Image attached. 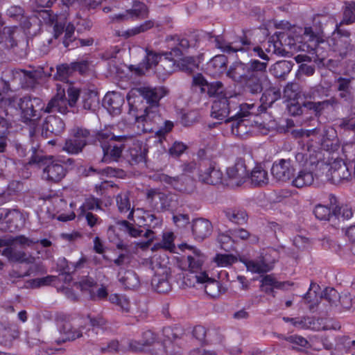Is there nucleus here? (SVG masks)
Segmentation results:
<instances>
[{
  "label": "nucleus",
  "instance_id": "23",
  "mask_svg": "<svg viewBox=\"0 0 355 355\" xmlns=\"http://www.w3.org/2000/svg\"><path fill=\"white\" fill-rule=\"evenodd\" d=\"M147 153L148 148L146 146L137 141L133 143L132 146L130 147L126 157L129 163L131 165H135L145 162Z\"/></svg>",
  "mask_w": 355,
  "mask_h": 355
},
{
  "label": "nucleus",
  "instance_id": "17",
  "mask_svg": "<svg viewBox=\"0 0 355 355\" xmlns=\"http://www.w3.org/2000/svg\"><path fill=\"white\" fill-rule=\"evenodd\" d=\"M66 173L67 170L59 162L51 159L43 168L42 177L48 182L57 183L64 178Z\"/></svg>",
  "mask_w": 355,
  "mask_h": 355
},
{
  "label": "nucleus",
  "instance_id": "11",
  "mask_svg": "<svg viewBox=\"0 0 355 355\" xmlns=\"http://www.w3.org/2000/svg\"><path fill=\"white\" fill-rule=\"evenodd\" d=\"M295 168L291 158L281 159L273 163L271 173L278 182H286L294 177Z\"/></svg>",
  "mask_w": 355,
  "mask_h": 355
},
{
  "label": "nucleus",
  "instance_id": "38",
  "mask_svg": "<svg viewBox=\"0 0 355 355\" xmlns=\"http://www.w3.org/2000/svg\"><path fill=\"white\" fill-rule=\"evenodd\" d=\"M293 63L291 61L280 60L272 64L270 73L277 78H284L291 71Z\"/></svg>",
  "mask_w": 355,
  "mask_h": 355
},
{
  "label": "nucleus",
  "instance_id": "56",
  "mask_svg": "<svg viewBox=\"0 0 355 355\" xmlns=\"http://www.w3.org/2000/svg\"><path fill=\"white\" fill-rule=\"evenodd\" d=\"M286 32L289 34L290 37H292L295 40L297 43L302 44L304 47H306V51L308 52V44L304 38V28L294 26Z\"/></svg>",
  "mask_w": 355,
  "mask_h": 355
},
{
  "label": "nucleus",
  "instance_id": "36",
  "mask_svg": "<svg viewBox=\"0 0 355 355\" xmlns=\"http://www.w3.org/2000/svg\"><path fill=\"white\" fill-rule=\"evenodd\" d=\"M7 15L13 20L19 22L24 28H29L31 24L28 17L25 15L24 9L19 6H11L6 12Z\"/></svg>",
  "mask_w": 355,
  "mask_h": 355
},
{
  "label": "nucleus",
  "instance_id": "15",
  "mask_svg": "<svg viewBox=\"0 0 355 355\" xmlns=\"http://www.w3.org/2000/svg\"><path fill=\"white\" fill-rule=\"evenodd\" d=\"M44 112L46 113L58 112L61 114H67L69 112L65 91L60 85H57V94L49 101L46 107L44 106Z\"/></svg>",
  "mask_w": 355,
  "mask_h": 355
},
{
  "label": "nucleus",
  "instance_id": "33",
  "mask_svg": "<svg viewBox=\"0 0 355 355\" xmlns=\"http://www.w3.org/2000/svg\"><path fill=\"white\" fill-rule=\"evenodd\" d=\"M168 274L166 270L162 274L156 273L151 279L153 288L159 293H166L171 289L168 279Z\"/></svg>",
  "mask_w": 355,
  "mask_h": 355
},
{
  "label": "nucleus",
  "instance_id": "49",
  "mask_svg": "<svg viewBox=\"0 0 355 355\" xmlns=\"http://www.w3.org/2000/svg\"><path fill=\"white\" fill-rule=\"evenodd\" d=\"M81 92L80 89L69 87L67 89L68 98H67V105H68L72 109L73 113H78L80 111L79 105H77L78 101L80 98Z\"/></svg>",
  "mask_w": 355,
  "mask_h": 355
},
{
  "label": "nucleus",
  "instance_id": "31",
  "mask_svg": "<svg viewBox=\"0 0 355 355\" xmlns=\"http://www.w3.org/2000/svg\"><path fill=\"white\" fill-rule=\"evenodd\" d=\"M59 330L60 334L62 335V338L61 340L58 341V343L74 340L84 336L81 329L74 328L69 321L63 322L60 326Z\"/></svg>",
  "mask_w": 355,
  "mask_h": 355
},
{
  "label": "nucleus",
  "instance_id": "64",
  "mask_svg": "<svg viewBox=\"0 0 355 355\" xmlns=\"http://www.w3.org/2000/svg\"><path fill=\"white\" fill-rule=\"evenodd\" d=\"M234 239L230 233L219 234L217 238L218 242L220 244V248L225 251L230 252L232 249V243Z\"/></svg>",
  "mask_w": 355,
  "mask_h": 355
},
{
  "label": "nucleus",
  "instance_id": "51",
  "mask_svg": "<svg viewBox=\"0 0 355 355\" xmlns=\"http://www.w3.org/2000/svg\"><path fill=\"white\" fill-rule=\"evenodd\" d=\"M145 51L146 55L143 60V64L146 70H148L153 67H157L159 62H160V60L163 56L162 54L157 53L148 48H146Z\"/></svg>",
  "mask_w": 355,
  "mask_h": 355
},
{
  "label": "nucleus",
  "instance_id": "41",
  "mask_svg": "<svg viewBox=\"0 0 355 355\" xmlns=\"http://www.w3.org/2000/svg\"><path fill=\"white\" fill-rule=\"evenodd\" d=\"M87 318L89 321V324L92 327V329H88L87 331L85 333V336L89 338L90 333L94 332L95 329H105L106 327L108 324L107 320L103 316L102 313H98L97 315H92L89 313L87 315Z\"/></svg>",
  "mask_w": 355,
  "mask_h": 355
},
{
  "label": "nucleus",
  "instance_id": "20",
  "mask_svg": "<svg viewBox=\"0 0 355 355\" xmlns=\"http://www.w3.org/2000/svg\"><path fill=\"white\" fill-rule=\"evenodd\" d=\"M125 103L123 96L119 92H107L103 98V105L112 115H119Z\"/></svg>",
  "mask_w": 355,
  "mask_h": 355
},
{
  "label": "nucleus",
  "instance_id": "54",
  "mask_svg": "<svg viewBox=\"0 0 355 355\" xmlns=\"http://www.w3.org/2000/svg\"><path fill=\"white\" fill-rule=\"evenodd\" d=\"M228 59L225 55H217L209 62V67L212 68L215 73H222L225 69Z\"/></svg>",
  "mask_w": 355,
  "mask_h": 355
},
{
  "label": "nucleus",
  "instance_id": "47",
  "mask_svg": "<svg viewBox=\"0 0 355 355\" xmlns=\"http://www.w3.org/2000/svg\"><path fill=\"white\" fill-rule=\"evenodd\" d=\"M196 257L192 256L187 257V261L189 263V268L191 272V277H194L195 275H198L197 272L201 270V267L204 262L202 256L198 250H194Z\"/></svg>",
  "mask_w": 355,
  "mask_h": 355
},
{
  "label": "nucleus",
  "instance_id": "52",
  "mask_svg": "<svg viewBox=\"0 0 355 355\" xmlns=\"http://www.w3.org/2000/svg\"><path fill=\"white\" fill-rule=\"evenodd\" d=\"M116 225L120 230L127 232L132 237L141 236L144 232L139 227H137L125 220H117Z\"/></svg>",
  "mask_w": 355,
  "mask_h": 355
},
{
  "label": "nucleus",
  "instance_id": "53",
  "mask_svg": "<svg viewBox=\"0 0 355 355\" xmlns=\"http://www.w3.org/2000/svg\"><path fill=\"white\" fill-rule=\"evenodd\" d=\"M244 263L248 270L254 273L267 272L271 270V266L263 261H254L252 260L245 261Z\"/></svg>",
  "mask_w": 355,
  "mask_h": 355
},
{
  "label": "nucleus",
  "instance_id": "16",
  "mask_svg": "<svg viewBox=\"0 0 355 355\" xmlns=\"http://www.w3.org/2000/svg\"><path fill=\"white\" fill-rule=\"evenodd\" d=\"M352 164L343 162H335L331 166V178L334 184L347 182L352 178Z\"/></svg>",
  "mask_w": 355,
  "mask_h": 355
},
{
  "label": "nucleus",
  "instance_id": "9",
  "mask_svg": "<svg viewBox=\"0 0 355 355\" xmlns=\"http://www.w3.org/2000/svg\"><path fill=\"white\" fill-rule=\"evenodd\" d=\"M324 296L329 306L337 309L339 311L349 310L353 306V300L349 293L339 294L333 288H326L324 290Z\"/></svg>",
  "mask_w": 355,
  "mask_h": 355
},
{
  "label": "nucleus",
  "instance_id": "24",
  "mask_svg": "<svg viewBox=\"0 0 355 355\" xmlns=\"http://www.w3.org/2000/svg\"><path fill=\"white\" fill-rule=\"evenodd\" d=\"M352 89L350 79L342 77L338 78L337 90L339 92V98L347 105H352L354 101V94Z\"/></svg>",
  "mask_w": 355,
  "mask_h": 355
},
{
  "label": "nucleus",
  "instance_id": "59",
  "mask_svg": "<svg viewBox=\"0 0 355 355\" xmlns=\"http://www.w3.org/2000/svg\"><path fill=\"white\" fill-rule=\"evenodd\" d=\"M324 89L321 85H317L303 92V96L306 101H317L322 98V94Z\"/></svg>",
  "mask_w": 355,
  "mask_h": 355
},
{
  "label": "nucleus",
  "instance_id": "22",
  "mask_svg": "<svg viewBox=\"0 0 355 355\" xmlns=\"http://www.w3.org/2000/svg\"><path fill=\"white\" fill-rule=\"evenodd\" d=\"M99 105L98 93L94 90L85 89L81 92L79 103L80 110L94 112Z\"/></svg>",
  "mask_w": 355,
  "mask_h": 355
},
{
  "label": "nucleus",
  "instance_id": "19",
  "mask_svg": "<svg viewBox=\"0 0 355 355\" xmlns=\"http://www.w3.org/2000/svg\"><path fill=\"white\" fill-rule=\"evenodd\" d=\"M166 42L169 51H166V55H173L174 57H180L184 54L189 46V41L180 35H170L166 37Z\"/></svg>",
  "mask_w": 355,
  "mask_h": 355
},
{
  "label": "nucleus",
  "instance_id": "14",
  "mask_svg": "<svg viewBox=\"0 0 355 355\" xmlns=\"http://www.w3.org/2000/svg\"><path fill=\"white\" fill-rule=\"evenodd\" d=\"M65 130V123L58 116L49 115L42 123V134L45 137L60 136Z\"/></svg>",
  "mask_w": 355,
  "mask_h": 355
},
{
  "label": "nucleus",
  "instance_id": "25",
  "mask_svg": "<svg viewBox=\"0 0 355 355\" xmlns=\"http://www.w3.org/2000/svg\"><path fill=\"white\" fill-rule=\"evenodd\" d=\"M118 280L126 289H135L140 285L137 273L132 270L121 268L117 275Z\"/></svg>",
  "mask_w": 355,
  "mask_h": 355
},
{
  "label": "nucleus",
  "instance_id": "4",
  "mask_svg": "<svg viewBox=\"0 0 355 355\" xmlns=\"http://www.w3.org/2000/svg\"><path fill=\"white\" fill-rule=\"evenodd\" d=\"M128 138L125 135L115 136L108 131L98 132L96 135V141L100 144L103 150L102 161L107 163L117 162L121 157L125 145L116 142H124Z\"/></svg>",
  "mask_w": 355,
  "mask_h": 355
},
{
  "label": "nucleus",
  "instance_id": "12",
  "mask_svg": "<svg viewBox=\"0 0 355 355\" xmlns=\"http://www.w3.org/2000/svg\"><path fill=\"white\" fill-rule=\"evenodd\" d=\"M227 184L230 186L239 187L249 178L248 171L245 161L239 159L236 163L227 168Z\"/></svg>",
  "mask_w": 355,
  "mask_h": 355
},
{
  "label": "nucleus",
  "instance_id": "6",
  "mask_svg": "<svg viewBox=\"0 0 355 355\" xmlns=\"http://www.w3.org/2000/svg\"><path fill=\"white\" fill-rule=\"evenodd\" d=\"M350 35L349 31L342 29L341 26H337L332 32L330 40H327V48L338 53L343 59L353 49Z\"/></svg>",
  "mask_w": 355,
  "mask_h": 355
},
{
  "label": "nucleus",
  "instance_id": "50",
  "mask_svg": "<svg viewBox=\"0 0 355 355\" xmlns=\"http://www.w3.org/2000/svg\"><path fill=\"white\" fill-rule=\"evenodd\" d=\"M187 179V177L184 173L175 177L164 174L160 178L162 182L170 184L173 189L179 191L184 189L183 183Z\"/></svg>",
  "mask_w": 355,
  "mask_h": 355
},
{
  "label": "nucleus",
  "instance_id": "62",
  "mask_svg": "<svg viewBox=\"0 0 355 355\" xmlns=\"http://www.w3.org/2000/svg\"><path fill=\"white\" fill-rule=\"evenodd\" d=\"M72 73L73 69L71 68V64H62L57 67V72L55 74V78L61 81H65Z\"/></svg>",
  "mask_w": 355,
  "mask_h": 355
},
{
  "label": "nucleus",
  "instance_id": "34",
  "mask_svg": "<svg viewBox=\"0 0 355 355\" xmlns=\"http://www.w3.org/2000/svg\"><path fill=\"white\" fill-rule=\"evenodd\" d=\"M250 110H249L248 115L233 119V121H235L232 124V132L233 135L243 137L251 131L250 122L249 120L244 119L251 114Z\"/></svg>",
  "mask_w": 355,
  "mask_h": 355
},
{
  "label": "nucleus",
  "instance_id": "7",
  "mask_svg": "<svg viewBox=\"0 0 355 355\" xmlns=\"http://www.w3.org/2000/svg\"><path fill=\"white\" fill-rule=\"evenodd\" d=\"M20 110L24 123L37 120L40 118L38 111H44L42 100L37 97L25 96L23 97Z\"/></svg>",
  "mask_w": 355,
  "mask_h": 355
},
{
  "label": "nucleus",
  "instance_id": "40",
  "mask_svg": "<svg viewBox=\"0 0 355 355\" xmlns=\"http://www.w3.org/2000/svg\"><path fill=\"white\" fill-rule=\"evenodd\" d=\"M319 134L321 137L320 146L325 150H332L334 140L336 138L335 130L332 128L322 127Z\"/></svg>",
  "mask_w": 355,
  "mask_h": 355
},
{
  "label": "nucleus",
  "instance_id": "39",
  "mask_svg": "<svg viewBox=\"0 0 355 355\" xmlns=\"http://www.w3.org/2000/svg\"><path fill=\"white\" fill-rule=\"evenodd\" d=\"M342 13L343 19L340 23H338V26L350 25L355 23V1H345L342 8Z\"/></svg>",
  "mask_w": 355,
  "mask_h": 355
},
{
  "label": "nucleus",
  "instance_id": "3",
  "mask_svg": "<svg viewBox=\"0 0 355 355\" xmlns=\"http://www.w3.org/2000/svg\"><path fill=\"white\" fill-rule=\"evenodd\" d=\"M254 107L253 104H241L237 95H229L213 102L211 116L218 120L225 119L227 123L235 118L248 115L249 110Z\"/></svg>",
  "mask_w": 355,
  "mask_h": 355
},
{
  "label": "nucleus",
  "instance_id": "37",
  "mask_svg": "<svg viewBox=\"0 0 355 355\" xmlns=\"http://www.w3.org/2000/svg\"><path fill=\"white\" fill-rule=\"evenodd\" d=\"M248 178L254 187H265L269 182L268 172L261 166L254 167Z\"/></svg>",
  "mask_w": 355,
  "mask_h": 355
},
{
  "label": "nucleus",
  "instance_id": "29",
  "mask_svg": "<svg viewBox=\"0 0 355 355\" xmlns=\"http://www.w3.org/2000/svg\"><path fill=\"white\" fill-rule=\"evenodd\" d=\"M224 214L229 222L237 225H243L248 221L246 211L241 207H230L224 210Z\"/></svg>",
  "mask_w": 355,
  "mask_h": 355
},
{
  "label": "nucleus",
  "instance_id": "1",
  "mask_svg": "<svg viewBox=\"0 0 355 355\" xmlns=\"http://www.w3.org/2000/svg\"><path fill=\"white\" fill-rule=\"evenodd\" d=\"M135 92L148 105L144 110H137L135 114L137 121L144 123V130L155 132L159 137L169 132L174 126L173 123L164 120L159 112V101L168 94L169 89L164 86H143L136 88Z\"/></svg>",
  "mask_w": 355,
  "mask_h": 355
},
{
  "label": "nucleus",
  "instance_id": "32",
  "mask_svg": "<svg viewBox=\"0 0 355 355\" xmlns=\"http://www.w3.org/2000/svg\"><path fill=\"white\" fill-rule=\"evenodd\" d=\"M280 98L281 92L279 89L275 87H270L266 89L260 98L261 104L259 106V108L261 109V111H266L268 107H271L272 105Z\"/></svg>",
  "mask_w": 355,
  "mask_h": 355
},
{
  "label": "nucleus",
  "instance_id": "55",
  "mask_svg": "<svg viewBox=\"0 0 355 355\" xmlns=\"http://www.w3.org/2000/svg\"><path fill=\"white\" fill-rule=\"evenodd\" d=\"M128 13L132 18L144 19L147 17L148 11L144 3L136 2L132 5V8L128 10Z\"/></svg>",
  "mask_w": 355,
  "mask_h": 355
},
{
  "label": "nucleus",
  "instance_id": "28",
  "mask_svg": "<svg viewBox=\"0 0 355 355\" xmlns=\"http://www.w3.org/2000/svg\"><path fill=\"white\" fill-rule=\"evenodd\" d=\"M196 282L206 284L205 291L206 293L211 297L216 296L219 293L220 283L208 277L206 272H200L199 275H195Z\"/></svg>",
  "mask_w": 355,
  "mask_h": 355
},
{
  "label": "nucleus",
  "instance_id": "61",
  "mask_svg": "<svg viewBox=\"0 0 355 355\" xmlns=\"http://www.w3.org/2000/svg\"><path fill=\"white\" fill-rule=\"evenodd\" d=\"M116 200L120 212H127L130 210V202L128 192L118 194Z\"/></svg>",
  "mask_w": 355,
  "mask_h": 355
},
{
  "label": "nucleus",
  "instance_id": "2",
  "mask_svg": "<svg viewBox=\"0 0 355 355\" xmlns=\"http://www.w3.org/2000/svg\"><path fill=\"white\" fill-rule=\"evenodd\" d=\"M338 26L334 19L322 15L313 18L311 26L304 27V38L308 44V52L315 54L321 61L324 60L327 49V37Z\"/></svg>",
  "mask_w": 355,
  "mask_h": 355
},
{
  "label": "nucleus",
  "instance_id": "5",
  "mask_svg": "<svg viewBox=\"0 0 355 355\" xmlns=\"http://www.w3.org/2000/svg\"><path fill=\"white\" fill-rule=\"evenodd\" d=\"M266 62L259 61L245 80L241 83L245 92L252 94H260L263 91V83L267 80Z\"/></svg>",
  "mask_w": 355,
  "mask_h": 355
},
{
  "label": "nucleus",
  "instance_id": "18",
  "mask_svg": "<svg viewBox=\"0 0 355 355\" xmlns=\"http://www.w3.org/2000/svg\"><path fill=\"white\" fill-rule=\"evenodd\" d=\"M191 229L194 239L202 241L211 235L213 227L209 220L198 218L192 220Z\"/></svg>",
  "mask_w": 355,
  "mask_h": 355
},
{
  "label": "nucleus",
  "instance_id": "48",
  "mask_svg": "<svg viewBox=\"0 0 355 355\" xmlns=\"http://www.w3.org/2000/svg\"><path fill=\"white\" fill-rule=\"evenodd\" d=\"M84 148L85 143L81 140H77L72 135L71 138L66 139L62 149L69 154L76 155L81 153Z\"/></svg>",
  "mask_w": 355,
  "mask_h": 355
},
{
  "label": "nucleus",
  "instance_id": "35",
  "mask_svg": "<svg viewBox=\"0 0 355 355\" xmlns=\"http://www.w3.org/2000/svg\"><path fill=\"white\" fill-rule=\"evenodd\" d=\"M4 221L6 223V230L15 232L20 229L23 225L22 215L15 209L8 211L4 217Z\"/></svg>",
  "mask_w": 355,
  "mask_h": 355
},
{
  "label": "nucleus",
  "instance_id": "45",
  "mask_svg": "<svg viewBox=\"0 0 355 355\" xmlns=\"http://www.w3.org/2000/svg\"><path fill=\"white\" fill-rule=\"evenodd\" d=\"M37 243H39L38 240L30 239L24 235H19L15 237L11 236L3 240H0V247H1V245H12V244L16 245L18 244L22 248H25L26 246H31Z\"/></svg>",
  "mask_w": 355,
  "mask_h": 355
},
{
  "label": "nucleus",
  "instance_id": "27",
  "mask_svg": "<svg viewBox=\"0 0 355 355\" xmlns=\"http://www.w3.org/2000/svg\"><path fill=\"white\" fill-rule=\"evenodd\" d=\"M163 58L160 60V64L156 69L157 73L165 78L177 71V60L173 55H166V52L162 53Z\"/></svg>",
  "mask_w": 355,
  "mask_h": 355
},
{
  "label": "nucleus",
  "instance_id": "26",
  "mask_svg": "<svg viewBox=\"0 0 355 355\" xmlns=\"http://www.w3.org/2000/svg\"><path fill=\"white\" fill-rule=\"evenodd\" d=\"M6 248L2 251V254L8 258L10 261L31 263L34 261L33 257H27L26 253L17 249L16 245H4Z\"/></svg>",
  "mask_w": 355,
  "mask_h": 355
},
{
  "label": "nucleus",
  "instance_id": "46",
  "mask_svg": "<svg viewBox=\"0 0 355 355\" xmlns=\"http://www.w3.org/2000/svg\"><path fill=\"white\" fill-rule=\"evenodd\" d=\"M205 93H207L209 97L216 98V99L227 96V94L225 91L224 85L220 81L209 83L206 87Z\"/></svg>",
  "mask_w": 355,
  "mask_h": 355
},
{
  "label": "nucleus",
  "instance_id": "60",
  "mask_svg": "<svg viewBox=\"0 0 355 355\" xmlns=\"http://www.w3.org/2000/svg\"><path fill=\"white\" fill-rule=\"evenodd\" d=\"M33 154L28 162L29 164H38L40 166H46L53 159V157L45 156L42 153H37L35 148H33Z\"/></svg>",
  "mask_w": 355,
  "mask_h": 355
},
{
  "label": "nucleus",
  "instance_id": "10",
  "mask_svg": "<svg viewBox=\"0 0 355 355\" xmlns=\"http://www.w3.org/2000/svg\"><path fill=\"white\" fill-rule=\"evenodd\" d=\"M175 195L164 193L158 189H150L146 192V199L149 203L162 211L168 210L173 207Z\"/></svg>",
  "mask_w": 355,
  "mask_h": 355
},
{
  "label": "nucleus",
  "instance_id": "57",
  "mask_svg": "<svg viewBox=\"0 0 355 355\" xmlns=\"http://www.w3.org/2000/svg\"><path fill=\"white\" fill-rule=\"evenodd\" d=\"M213 37L216 46L225 53H230L243 50V47L232 46L230 43L225 41L220 36H214Z\"/></svg>",
  "mask_w": 355,
  "mask_h": 355
},
{
  "label": "nucleus",
  "instance_id": "43",
  "mask_svg": "<svg viewBox=\"0 0 355 355\" xmlns=\"http://www.w3.org/2000/svg\"><path fill=\"white\" fill-rule=\"evenodd\" d=\"M198 68V63L193 56H187L180 58L177 61V70L188 74L193 73Z\"/></svg>",
  "mask_w": 355,
  "mask_h": 355
},
{
  "label": "nucleus",
  "instance_id": "58",
  "mask_svg": "<svg viewBox=\"0 0 355 355\" xmlns=\"http://www.w3.org/2000/svg\"><path fill=\"white\" fill-rule=\"evenodd\" d=\"M35 17L40 22L49 25H53L57 20V15H54L51 10H40L35 13Z\"/></svg>",
  "mask_w": 355,
  "mask_h": 355
},
{
  "label": "nucleus",
  "instance_id": "30",
  "mask_svg": "<svg viewBox=\"0 0 355 355\" xmlns=\"http://www.w3.org/2000/svg\"><path fill=\"white\" fill-rule=\"evenodd\" d=\"M320 290L319 285L315 283H311L310 285L309 290L304 295V300L306 303L309 304V310L313 311L321 300L324 299V291L318 295V292Z\"/></svg>",
  "mask_w": 355,
  "mask_h": 355
},
{
  "label": "nucleus",
  "instance_id": "21",
  "mask_svg": "<svg viewBox=\"0 0 355 355\" xmlns=\"http://www.w3.org/2000/svg\"><path fill=\"white\" fill-rule=\"evenodd\" d=\"M277 41L273 43V53L282 54L283 55V52L286 51L285 49H281L279 47V44L282 46H287L289 47L290 50L297 51H306V48L304 47L302 44H299L295 42V40L290 37L289 34L287 32H279L277 33Z\"/></svg>",
  "mask_w": 355,
  "mask_h": 355
},
{
  "label": "nucleus",
  "instance_id": "8",
  "mask_svg": "<svg viewBox=\"0 0 355 355\" xmlns=\"http://www.w3.org/2000/svg\"><path fill=\"white\" fill-rule=\"evenodd\" d=\"M199 180L202 183L216 185L222 182L223 173L208 160H202L199 164Z\"/></svg>",
  "mask_w": 355,
  "mask_h": 355
},
{
  "label": "nucleus",
  "instance_id": "13",
  "mask_svg": "<svg viewBox=\"0 0 355 355\" xmlns=\"http://www.w3.org/2000/svg\"><path fill=\"white\" fill-rule=\"evenodd\" d=\"M259 61L257 59H251L248 63L235 62L230 65L226 75L233 81L241 84Z\"/></svg>",
  "mask_w": 355,
  "mask_h": 355
},
{
  "label": "nucleus",
  "instance_id": "44",
  "mask_svg": "<svg viewBox=\"0 0 355 355\" xmlns=\"http://www.w3.org/2000/svg\"><path fill=\"white\" fill-rule=\"evenodd\" d=\"M155 26H159V25L156 24L155 21L148 20L144 21L143 24L138 26L132 28L130 29L122 32V33L120 35L127 39L135 35H139L140 33H145L148 30L151 29L152 28H153Z\"/></svg>",
  "mask_w": 355,
  "mask_h": 355
},
{
  "label": "nucleus",
  "instance_id": "63",
  "mask_svg": "<svg viewBox=\"0 0 355 355\" xmlns=\"http://www.w3.org/2000/svg\"><path fill=\"white\" fill-rule=\"evenodd\" d=\"M18 336V332L15 330H12L8 324H4L1 322V327H0V338H2L0 340L1 343L10 341Z\"/></svg>",
  "mask_w": 355,
  "mask_h": 355
},
{
  "label": "nucleus",
  "instance_id": "42",
  "mask_svg": "<svg viewBox=\"0 0 355 355\" xmlns=\"http://www.w3.org/2000/svg\"><path fill=\"white\" fill-rule=\"evenodd\" d=\"M314 181L313 173L306 170H301L292 180V185L297 188L311 186Z\"/></svg>",
  "mask_w": 355,
  "mask_h": 355
}]
</instances>
